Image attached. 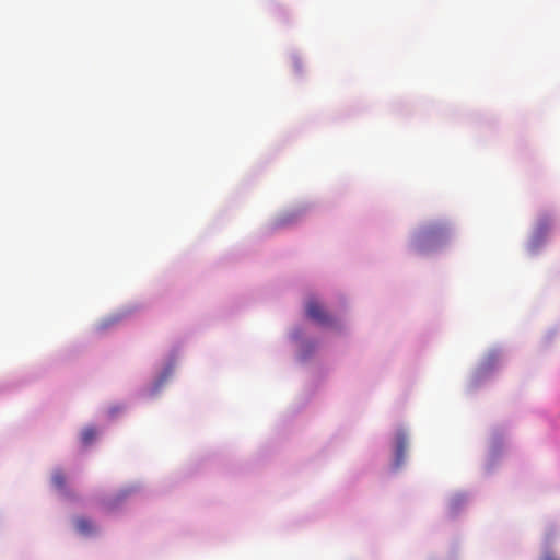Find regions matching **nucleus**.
I'll return each mask as SVG.
<instances>
[{
    "mask_svg": "<svg viewBox=\"0 0 560 560\" xmlns=\"http://www.w3.org/2000/svg\"><path fill=\"white\" fill-rule=\"evenodd\" d=\"M552 225L553 219L550 214H540L535 228V237L542 238L547 234V232L552 228Z\"/></svg>",
    "mask_w": 560,
    "mask_h": 560,
    "instance_id": "3",
    "label": "nucleus"
},
{
    "mask_svg": "<svg viewBox=\"0 0 560 560\" xmlns=\"http://www.w3.org/2000/svg\"><path fill=\"white\" fill-rule=\"evenodd\" d=\"M75 528L78 532H80L83 535H89L94 532V525L93 523L84 517H80L75 521Z\"/></svg>",
    "mask_w": 560,
    "mask_h": 560,
    "instance_id": "5",
    "label": "nucleus"
},
{
    "mask_svg": "<svg viewBox=\"0 0 560 560\" xmlns=\"http://www.w3.org/2000/svg\"><path fill=\"white\" fill-rule=\"evenodd\" d=\"M288 222H290V219H288V218H283V219H281V224H285V223H288Z\"/></svg>",
    "mask_w": 560,
    "mask_h": 560,
    "instance_id": "9",
    "label": "nucleus"
},
{
    "mask_svg": "<svg viewBox=\"0 0 560 560\" xmlns=\"http://www.w3.org/2000/svg\"><path fill=\"white\" fill-rule=\"evenodd\" d=\"M306 314L311 319L316 320L319 324L329 323L328 314L325 312L322 305L314 300L307 302Z\"/></svg>",
    "mask_w": 560,
    "mask_h": 560,
    "instance_id": "2",
    "label": "nucleus"
},
{
    "mask_svg": "<svg viewBox=\"0 0 560 560\" xmlns=\"http://www.w3.org/2000/svg\"><path fill=\"white\" fill-rule=\"evenodd\" d=\"M447 235V228L442 223H433L421 229L413 237L412 246L422 252L427 243L442 241Z\"/></svg>",
    "mask_w": 560,
    "mask_h": 560,
    "instance_id": "1",
    "label": "nucleus"
},
{
    "mask_svg": "<svg viewBox=\"0 0 560 560\" xmlns=\"http://www.w3.org/2000/svg\"><path fill=\"white\" fill-rule=\"evenodd\" d=\"M97 432L93 427H88L81 432V442L83 445H90L96 438Z\"/></svg>",
    "mask_w": 560,
    "mask_h": 560,
    "instance_id": "6",
    "label": "nucleus"
},
{
    "mask_svg": "<svg viewBox=\"0 0 560 560\" xmlns=\"http://www.w3.org/2000/svg\"><path fill=\"white\" fill-rule=\"evenodd\" d=\"M540 560H560V557L556 556L553 552L551 551H547L542 555V557L540 558Z\"/></svg>",
    "mask_w": 560,
    "mask_h": 560,
    "instance_id": "8",
    "label": "nucleus"
},
{
    "mask_svg": "<svg viewBox=\"0 0 560 560\" xmlns=\"http://www.w3.org/2000/svg\"><path fill=\"white\" fill-rule=\"evenodd\" d=\"M408 446L407 435L400 431L396 435V459L395 463L397 466H400L405 458V453Z\"/></svg>",
    "mask_w": 560,
    "mask_h": 560,
    "instance_id": "4",
    "label": "nucleus"
},
{
    "mask_svg": "<svg viewBox=\"0 0 560 560\" xmlns=\"http://www.w3.org/2000/svg\"><path fill=\"white\" fill-rule=\"evenodd\" d=\"M51 481L56 488L62 489L66 485V476L63 471L60 469L55 470L51 477Z\"/></svg>",
    "mask_w": 560,
    "mask_h": 560,
    "instance_id": "7",
    "label": "nucleus"
}]
</instances>
